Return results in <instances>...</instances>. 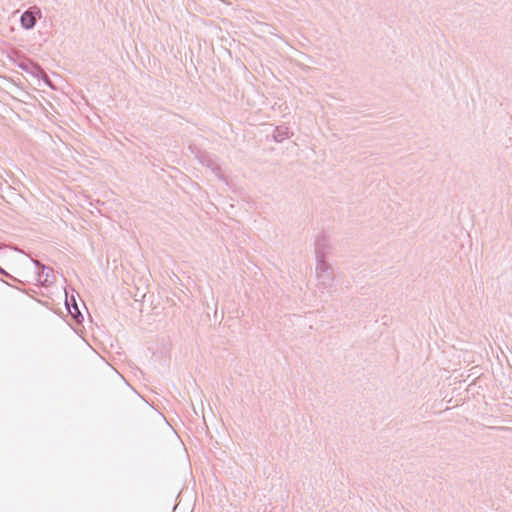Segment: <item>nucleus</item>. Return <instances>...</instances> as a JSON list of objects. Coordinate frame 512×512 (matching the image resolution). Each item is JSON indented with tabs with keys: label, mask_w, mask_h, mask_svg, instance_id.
I'll use <instances>...</instances> for the list:
<instances>
[{
	"label": "nucleus",
	"mask_w": 512,
	"mask_h": 512,
	"mask_svg": "<svg viewBox=\"0 0 512 512\" xmlns=\"http://www.w3.org/2000/svg\"><path fill=\"white\" fill-rule=\"evenodd\" d=\"M39 17H41L40 9L37 7H31L21 15L20 22L22 27L25 29H32Z\"/></svg>",
	"instance_id": "f03ea898"
},
{
	"label": "nucleus",
	"mask_w": 512,
	"mask_h": 512,
	"mask_svg": "<svg viewBox=\"0 0 512 512\" xmlns=\"http://www.w3.org/2000/svg\"><path fill=\"white\" fill-rule=\"evenodd\" d=\"M199 161L202 165L211 169V171L220 179L223 178L221 169L218 164L208 155H202L199 157Z\"/></svg>",
	"instance_id": "7ed1b4c3"
},
{
	"label": "nucleus",
	"mask_w": 512,
	"mask_h": 512,
	"mask_svg": "<svg viewBox=\"0 0 512 512\" xmlns=\"http://www.w3.org/2000/svg\"><path fill=\"white\" fill-rule=\"evenodd\" d=\"M66 306L69 313L77 322L81 321L80 318L83 319V316L80 313L75 297L73 295L70 297V299H68V297L66 296Z\"/></svg>",
	"instance_id": "20e7f679"
},
{
	"label": "nucleus",
	"mask_w": 512,
	"mask_h": 512,
	"mask_svg": "<svg viewBox=\"0 0 512 512\" xmlns=\"http://www.w3.org/2000/svg\"><path fill=\"white\" fill-rule=\"evenodd\" d=\"M287 137H288V130H287V128H285V129L277 128L276 129V132L274 134V138H275V140L277 142H281V141H283Z\"/></svg>",
	"instance_id": "39448f33"
},
{
	"label": "nucleus",
	"mask_w": 512,
	"mask_h": 512,
	"mask_svg": "<svg viewBox=\"0 0 512 512\" xmlns=\"http://www.w3.org/2000/svg\"><path fill=\"white\" fill-rule=\"evenodd\" d=\"M0 273L7 275V273L0 267Z\"/></svg>",
	"instance_id": "423d86ee"
},
{
	"label": "nucleus",
	"mask_w": 512,
	"mask_h": 512,
	"mask_svg": "<svg viewBox=\"0 0 512 512\" xmlns=\"http://www.w3.org/2000/svg\"><path fill=\"white\" fill-rule=\"evenodd\" d=\"M331 246L325 237L317 239L315 243V286L321 293H330L335 288L336 279L332 265L326 257Z\"/></svg>",
	"instance_id": "f257e3e1"
}]
</instances>
